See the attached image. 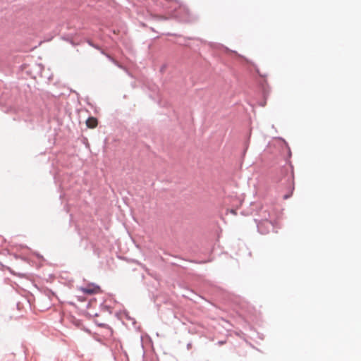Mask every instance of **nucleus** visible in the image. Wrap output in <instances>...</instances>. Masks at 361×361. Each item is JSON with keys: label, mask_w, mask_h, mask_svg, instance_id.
<instances>
[{"label": "nucleus", "mask_w": 361, "mask_h": 361, "mask_svg": "<svg viewBox=\"0 0 361 361\" xmlns=\"http://www.w3.org/2000/svg\"><path fill=\"white\" fill-rule=\"evenodd\" d=\"M276 181L286 188L288 192L283 197L284 200L288 199L292 195L295 188L293 166L288 164L281 168L279 174L276 178Z\"/></svg>", "instance_id": "obj_1"}, {"label": "nucleus", "mask_w": 361, "mask_h": 361, "mask_svg": "<svg viewBox=\"0 0 361 361\" xmlns=\"http://www.w3.org/2000/svg\"><path fill=\"white\" fill-rule=\"evenodd\" d=\"M259 216L261 219H255V221L257 224V230L259 233H262V225L264 221L265 223L269 224L270 226H272V223L271 221H269V218L270 217V213L267 211V209L262 207L259 210Z\"/></svg>", "instance_id": "obj_2"}, {"label": "nucleus", "mask_w": 361, "mask_h": 361, "mask_svg": "<svg viewBox=\"0 0 361 361\" xmlns=\"http://www.w3.org/2000/svg\"><path fill=\"white\" fill-rule=\"evenodd\" d=\"M100 287L94 283H90L87 287H81L80 290L86 294L92 295L97 293V290H99Z\"/></svg>", "instance_id": "obj_3"}, {"label": "nucleus", "mask_w": 361, "mask_h": 361, "mask_svg": "<svg viewBox=\"0 0 361 361\" xmlns=\"http://www.w3.org/2000/svg\"><path fill=\"white\" fill-rule=\"evenodd\" d=\"M106 57L111 61L114 64H115L116 66H118V68L124 70L126 71V73L130 77H132V75L130 74V73L128 71V69L126 68H125L123 66L121 65L118 63V61H116L114 58H112L109 54H106Z\"/></svg>", "instance_id": "obj_4"}, {"label": "nucleus", "mask_w": 361, "mask_h": 361, "mask_svg": "<svg viewBox=\"0 0 361 361\" xmlns=\"http://www.w3.org/2000/svg\"><path fill=\"white\" fill-rule=\"evenodd\" d=\"M86 123H87V126L88 128H93L97 126V118H95L94 117H90L87 120Z\"/></svg>", "instance_id": "obj_5"}, {"label": "nucleus", "mask_w": 361, "mask_h": 361, "mask_svg": "<svg viewBox=\"0 0 361 361\" xmlns=\"http://www.w3.org/2000/svg\"><path fill=\"white\" fill-rule=\"evenodd\" d=\"M86 42L90 47L96 49H100V47L97 44H94L90 39H87Z\"/></svg>", "instance_id": "obj_6"}, {"label": "nucleus", "mask_w": 361, "mask_h": 361, "mask_svg": "<svg viewBox=\"0 0 361 361\" xmlns=\"http://www.w3.org/2000/svg\"><path fill=\"white\" fill-rule=\"evenodd\" d=\"M265 83H266V81L264 80L263 82H262L261 85H262V91H263V94H264V97H266V95L269 93L268 91H267V89H266V87H265Z\"/></svg>", "instance_id": "obj_7"}, {"label": "nucleus", "mask_w": 361, "mask_h": 361, "mask_svg": "<svg viewBox=\"0 0 361 361\" xmlns=\"http://www.w3.org/2000/svg\"><path fill=\"white\" fill-rule=\"evenodd\" d=\"M63 39L67 42H68L69 43H71L73 46H76L78 45L77 43H75L71 39V37H63Z\"/></svg>", "instance_id": "obj_8"}, {"label": "nucleus", "mask_w": 361, "mask_h": 361, "mask_svg": "<svg viewBox=\"0 0 361 361\" xmlns=\"http://www.w3.org/2000/svg\"><path fill=\"white\" fill-rule=\"evenodd\" d=\"M100 53L103 55H104L106 56V54H108L107 53H106L101 47H100V49H98Z\"/></svg>", "instance_id": "obj_9"}, {"label": "nucleus", "mask_w": 361, "mask_h": 361, "mask_svg": "<svg viewBox=\"0 0 361 361\" xmlns=\"http://www.w3.org/2000/svg\"><path fill=\"white\" fill-rule=\"evenodd\" d=\"M186 347H187V349H188V350H190V349L191 348V347H192V343H191L190 342V343H188L187 344V346H186Z\"/></svg>", "instance_id": "obj_10"}, {"label": "nucleus", "mask_w": 361, "mask_h": 361, "mask_svg": "<svg viewBox=\"0 0 361 361\" xmlns=\"http://www.w3.org/2000/svg\"><path fill=\"white\" fill-rule=\"evenodd\" d=\"M286 146H287V147H288V155H289V157H290V156H291L290 149V147L288 146V145H287V143H286Z\"/></svg>", "instance_id": "obj_11"}, {"label": "nucleus", "mask_w": 361, "mask_h": 361, "mask_svg": "<svg viewBox=\"0 0 361 361\" xmlns=\"http://www.w3.org/2000/svg\"><path fill=\"white\" fill-rule=\"evenodd\" d=\"M230 212H231V214H234V215H235V214H236V212H235V209H231L230 210Z\"/></svg>", "instance_id": "obj_12"}, {"label": "nucleus", "mask_w": 361, "mask_h": 361, "mask_svg": "<svg viewBox=\"0 0 361 361\" xmlns=\"http://www.w3.org/2000/svg\"><path fill=\"white\" fill-rule=\"evenodd\" d=\"M165 68H166V65H163V66L161 67L160 71H161V72H163V71H164V69H165Z\"/></svg>", "instance_id": "obj_13"}, {"label": "nucleus", "mask_w": 361, "mask_h": 361, "mask_svg": "<svg viewBox=\"0 0 361 361\" xmlns=\"http://www.w3.org/2000/svg\"><path fill=\"white\" fill-rule=\"evenodd\" d=\"M256 71L259 73V75L260 76H262V77H266V75H262V74H260V73H259V70H258L257 68L256 69Z\"/></svg>", "instance_id": "obj_14"}, {"label": "nucleus", "mask_w": 361, "mask_h": 361, "mask_svg": "<svg viewBox=\"0 0 361 361\" xmlns=\"http://www.w3.org/2000/svg\"><path fill=\"white\" fill-rule=\"evenodd\" d=\"M78 300L82 301L83 300L82 297L78 296Z\"/></svg>", "instance_id": "obj_15"}, {"label": "nucleus", "mask_w": 361, "mask_h": 361, "mask_svg": "<svg viewBox=\"0 0 361 361\" xmlns=\"http://www.w3.org/2000/svg\"><path fill=\"white\" fill-rule=\"evenodd\" d=\"M166 35L170 36V35H175L168 32V33H166Z\"/></svg>", "instance_id": "obj_16"}, {"label": "nucleus", "mask_w": 361, "mask_h": 361, "mask_svg": "<svg viewBox=\"0 0 361 361\" xmlns=\"http://www.w3.org/2000/svg\"><path fill=\"white\" fill-rule=\"evenodd\" d=\"M219 344H223L224 342V341H219Z\"/></svg>", "instance_id": "obj_17"}]
</instances>
